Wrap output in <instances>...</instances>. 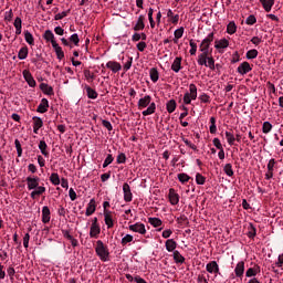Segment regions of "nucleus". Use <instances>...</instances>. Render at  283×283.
<instances>
[{"instance_id": "nucleus-33", "label": "nucleus", "mask_w": 283, "mask_h": 283, "mask_svg": "<svg viewBox=\"0 0 283 283\" xmlns=\"http://www.w3.org/2000/svg\"><path fill=\"white\" fill-rule=\"evenodd\" d=\"M39 149H40L42 156H44L45 158H48L50 156V153L48 151V144L45 143V140L40 142Z\"/></svg>"}, {"instance_id": "nucleus-11", "label": "nucleus", "mask_w": 283, "mask_h": 283, "mask_svg": "<svg viewBox=\"0 0 283 283\" xmlns=\"http://www.w3.org/2000/svg\"><path fill=\"white\" fill-rule=\"evenodd\" d=\"M23 78L24 81L28 83L29 87H36V81L34 80V77L32 76V73H30V71L24 70L22 72Z\"/></svg>"}, {"instance_id": "nucleus-50", "label": "nucleus", "mask_w": 283, "mask_h": 283, "mask_svg": "<svg viewBox=\"0 0 283 283\" xmlns=\"http://www.w3.org/2000/svg\"><path fill=\"white\" fill-rule=\"evenodd\" d=\"M218 126H216V117H210V134H216Z\"/></svg>"}, {"instance_id": "nucleus-25", "label": "nucleus", "mask_w": 283, "mask_h": 283, "mask_svg": "<svg viewBox=\"0 0 283 283\" xmlns=\"http://www.w3.org/2000/svg\"><path fill=\"white\" fill-rule=\"evenodd\" d=\"M96 211V200L91 199L87 207H86V212L85 216L90 217Z\"/></svg>"}, {"instance_id": "nucleus-8", "label": "nucleus", "mask_w": 283, "mask_h": 283, "mask_svg": "<svg viewBox=\"0 0 283 283\" xmlns=\"http://www.w3.org/2000/svg\"><path fill=\"white\" fill-rule=\"evenodd\" d=\"M227 48H229V41L226 38L214 41V49L219 54H224Z\"/></svg>"}, {"instance_id": "nucleus-6", "label": "nucleus", "mask_w": 283, "mask_h": 283, "mask_svg": "<svg viewBox=\"0 0 283 283\" xmlns=\"http://www.w3.org/2000/svg\"><path fill=\"white\" fill-rule=\"evenodd\" d=\"M206 271L207 273H210V275L218 277V275H220V265H218L217 261H210L208 264H206Z\"/></svg>"}, {"instance_id": "nucleus-22", "label": "nucleus", "mask_w": 283, "mask_h": 283, "mask_svg": "<svg viewBox=\"0 0 283 283\" xmlns=\"http://www.w3.org/2000/svg\"><path fill=\"white\" fill-rule=\"evenodd\" d=\"M51 212H50V208L48 206H44L42 208V222L43 224H48V222H50L51 220Z\"/></svg>"}, {"instance_id": "nucleus-10", "label": "nucleus", "mask_w": 283, "mask_h": 283, "mask_svg": "<svg viewBox=\"0 0 283 283\" xmlns=\"http://www.w3.org/2000/svg\"><path fill=\"white\" fill-rule=\"evenodd\" d=\"M123 193L125 202H132V200H134V195L132 193V187H129V184L125 182L123 185Z\"/></svg>"}, {"instance_id": "nucleus-40", "label": "nucleus", "mask_w": 283, "mask_h": 283, "mask_svg": "<svg viewBox=\"0 0 283 283\" xmlns=\"http://www.w3.org/2000/svg\"><path fill=\"white\" fill-rule=\"evenodd\" d=\"M50 181H51L52 185H54L55 187H57V185H61V178L59 177V174L52 172L51 176H50Z\"/></svg>"}, {"instance_id": "nucleus-31", "label": "nucleus", "mask_w": 283, "mask_h": 283, "mask_svg": "<svg viewBox=\"0 0 283 283\" xmlns=\"http://www.w3.org/2000/svg\"><path fill=\"white\" fill-rule=\"evenodd\" d=\"M149 76H150V81H153V83H158V78H160V73H158V69H156V67L150 69Z\"/></svg>"}, {"instance_id": "nucleus-47", "label": "nucleus", "mask_w": 283, "mask_h": 283, "mask_svg": "<svg viewBox=\"0 0 283 283\" xmlns=\"http://www.w3.org/2000/svg\"><path fill=\"white\" fill-rule=\"evenodd\" d=\"M223 171L231 178V176H233V166L231 164H226L223 167Z\"/></svg>"}, {"instance_id": "nucleus-63", "label": "nucleus", "mask_w": 283, "mask_h": 283, "mask_svg": "<svg viewBox=\"0 0 283 283\" xmlns=\"http://www.w3.org/2000/svg\"><path fill=\"white\" fill-rule=\"evenodd\" d=\"M197 282L198 283H209V281L207 280V276H205V272L198 275Z\"/></svg>"}, {"instance_id": "nucleus-13", "label": "nucleus", "mask_w": 283, "mask_h": 283, "mask_svg": "<svg viewBox=\"0 0 283 283\" xmlns=\"http://www.w3.org/2000/svg\"><path fill=\"white\" fill-rule=\"evenodd\" d=\"M251 70H253V67H251V64H249V62H243L238 66L237 72L241 74V76H244V74H249Z\"/></svg>"}, {"instance_id": "nucleus-19", "label": "nucleus", "mask_w": 283, "mask_h": 283, "mask_svg": "<svg viewBox=\"0 0 283 283\" xmlns=\"http://www.w3.org/2000/svg\"><path fill=\"white\" fill-rule=\"evenodd\" d=\"M262 4L263 10L266 12H271L273 10V6H275V0H259Z\"/></svg>"}, {"instance_id": "nucleus-29", "label": "nucleus", "mask_w": 283, "mask_h": 283, "mask_svg": "<svg viewBox=\"0 0 283 283\" xmlns=\"http://www.w3.org/2000/svg\"><path fill=\"white\" fill-rule=\"evenodd\" d=\"M258 273H260V266H254V268H249L247 271H245V277H255V275H258Z\"/></svg>"}, {"instance_id": "nucleus-12", "label": "nucleus", "mask_w": 283, "mask_h": 283, "mask_svg": "<svg viewBox=\"0 0 283 283\" xmlns=\"http://www.w3.org/2000/svg\"><path fill=\"white\" fill-rule=\"evenodd\" d=\"M106 67H107V70H111V72H113V74H116L123 70V65H120V63H118L116 61H108L106 63Z\"/></svg>"}, {"instance_id": "nucleus-17", "label": "nucleus", "mask_w": 283, "mask_h": 283, "mask_svg": "<svg viewBox=\"0 0 283 283\" xmlns=\"http://www.w3.org/2000/svg\"><path fill=\"white\" fill-rule=\"evenodd\" d=\"M49 107H50V102L48 101V98H42L41 103L36 108V112H39V114H45Z\"/></svg>"}, {"instance_id": "nucleus-55", "label": "nucleus", "mask_w": 283, "mask_h": 283, "mask_svg": "<svg viewBox=\"0 0 283 283\" xmlns=\"http://www.w3.org/2000/svg\"><path fill=\"white\" fill-rule=\"evenodd\" d=\"M129 242H134V235L126 234L124 238H122V244H129Z\"/></svg>"}, {"instance_id": "nucleus-62", "label": "nucleus", "mask_w": 283, "mask_h": 283, "mask_svg": "<svg viewBox=\"0 0 283 283\" xmlns=\"http://www.w3.org/2000/svg\"><path fill=\"white\" fill-rule=\"evenodd\" d=\"M12 17H14V13L12 12V9H10L9 11H6L4 21H12Z\"/></svg>"}, {"instance_id": "nucleus-14", "label": "nucleus", "mask_w": 283, "mask_h": 283, "mask_svg": "<svg viewBox=\"0 0 283 283\" xmlns=\"http://www.w3.org/2000/svg\"><path fill=\"white\" fill-rule=\"evenodd\" d=\"M168 198H169L170 205L172 206H176L178 205V202H180V196L176 192L174 188L169 189Z\"/></svg>"}, {"instance_id": "nucleus-36", "label": "nucleus", "mask_w": 283, "mask_h": 283, "mask_svg": "<svg viewBox=\"0 0 283 283\" xmlns=\"http://www.w3.org/2000/svg\"><path fill=\"white\" fill-rule=\"evenodd\" d=\"M172 258H174L175 262H177L178 264L185 263V256H182V254H180V252H178V250L172 252Z\"/></svg>"}, {"instance_id": "nucleus-9", "label": "nucleus", "mask_w": 283, "mask_h": 283, "mask_svg": "<svg viewBox=\"0 0 283 283\" xmlns=\"http://www.w3.org/2000/svg\"><path fill=\"white\" fill-rule=\"evenodd\" d=\"M129 231H133L134 233H139L140 235H145L147 233V229L145 228V223H134L128 227Z\"/></svg>"}, {"instance_id": "nucleus-21", "label": "nucleus", "mask_w": 283, "mask_h": 283, "mask_svg": "<svg viewBox=\"0 0 283 283\" xmlns=\"http://www.w3.org/2000/svg\"><path fill=\"white\" fill-rule=\"evenodd\" d=\"M40 90L43 92V94H46V96H54V88L49 84L41 83Z\"/></svg>"}, {"instance_id": "nucleus-1", "label": "nucleus", "mask_w": 283, "mask_h": 283, "mask_svg": "<svg viewBox=\"0 0 283 283\" xmlns=\"http://www.w3.org/2000/svg\"><path fill=\"white\" fill-rule=\"evenodd\" d=\"M213 36L214 33L210 32L200 44V52L201 54L197 57V63L200 66L209 67V70H216V60H213V56H209L211 54V51H209V48H211V43H213Z\"/></svg>"}, {"instance_id": "nucleus-54", "label": "nucleus", "mask_w": 283, "mask_h": 283, "mask_svg": "<svg viewBox=\"0 0 283 283\" xmlns=\"http://www.w3.org/2000/svg\"><path fill=\"white\" fill-rule=\"evenodd\" d=\"M67 14H70V10L56 13L54 19H55V21H61V19H65V17H67Z\"/></svg>"}, {"instance_id": "nucleus-4", "label": "nucleus", "mask_w": 283, "mask_h": 283, "mask_svg": "<svg viewBox=\"0 0 283 283\" xmlns=\"http://www.w3.org/2000/svg\"><path fill=\"white\" fill-rule=\"evenodd\" d=\"M95 253L102 262H109V249L102 240L96 241Z\"/></svg>"}, {"instance_id": "nucleus-30", "label": "nucleus", "mask_w": 283, "mask_h": 283, "mask_svg": "<svg viewBox=\"0 0 283 283\" xmlns=\"http://www.w3.org/2000/svg\"><path fill=\"white\" fill-rule=\"evenodd\" d=\"M84 90H86V94H87L88 98H92L93 101L98 98V93L96 92V90L92 88L88 85H85Z\"/></svg>"}, {"instance_id": "nucleus-7", "label": "nucleus", "mask_w": 283, "mask_h": 283, "mask_svg": "<svg viewBox=\"0 0 283 283\" xmlns=\"http://www.w3.org/2000/svg\"><path fill=\"white\" fill-rule=\"evenodd\" d=\"M101 235V226L98 224V218H94L90 229V238L97 239Z\"/></svg>"}, {"instance_id": "nucleus-32", "label": "nucleus", "mask_w": 283, "mask_h": 283, "mask_svg": "<svg viewBox=\"0 0 283 283\" xmlns=\"http://www.w3.org/2000/svg\"><path fill=\"white\" fill-rule=\"evenodd\" d=\"M23 21L21 20V18H15L14 22H13V25L15 28V34L17 36H19V34H21V30L23 28Z\"/></svg>"}, {"instance_id": "nucleus-20", "label": "nucleus", "mask_w": 283, "mask_h": 283, "mask_svg": "<svg viewBox=\"0 0 283 283\" xmlns=\"http://www.w3.org/2000/svg\"><path fill=\"white\" fill-rule=\"evenodd\" d=\"M104 222L107 229H112V227H114V219L112 218V212L107 210L104 211Z\"/></svg>"}, {"instance_id": "nucleus-37", "label": "nucleus", "mask_w": 283, "mask_h": 283, "mask_svg": "<svg viewBox=\"0 0 283 283\" xmlns=\"http://www.w3.org/2000/svg\"><path fill=\"white\" fill-rule=\"evenodd\" d=\"M18 59L20 61H25V59H28V46H23L19 50Z\"/></svg>"}, {"instance_id": "nucleus-57", "label": "nucleus", "mask_w": 283, "mask_h": 283, "mask_svg": "<svg viewBox=\"0 0 283 283\" xmlns=\"http://www.w3.org/2000/svg\"><path fill=\"white\" fill-rule=\"evenodd\" d=\"M277 164V161H275V159H270L268 163V171H275V165Z\"/></svg>"}, {"instance_id": "nucleus-34", "label": "nucleus", "mask_w": 283, "mask_h": 283, "mask_svg": "<svg viewBox=\"0 0 283 283\" xmlns=\"http://www.w3.org/2000/svg\"><path fill=\"white\" fill-rule=\"evenodd\" d=\"M176 99H169L166 104V109L168 112V114H174V112H176Z\"/></svg>"}, {"instance_id": "nucleus-59", "label": "nucleus", "mask_w": 283, "mask_h": 283, "mask_svg": "<svg viewBox=\"0 0 283 283\" xmlns=\"http://www.w3.org/2000/svg\"><path fill=\"white\" fill-rule=\"evenodd\" d=\"M70 41L72 43H74V45H78V43L81 42V39H78V34L74 33L70 36Z\"/></svg>"}, {"instance_id": "nucleus-43", "label": "nucleus", "mask_w": 283, "mask_h": 283, "mask_svg": "<svg viewBox=\"0 0 283 283\" xmlns=\"http://www.w3.org/2000/svg\"><path fill=\"white\" fill-rule=\"evenodd\" d=\"M134 63V57L128 56L126 62L124 63L123 70L124 72H129L132 70V64Z\"/></svg>"}, {"instance_id": "nucleus-60", "label": "nucleus", "mask_w": 283, "mask_h": 283, "mask_svg": "<svg viewBox=\"0 0 283 283\" xmlns=\"http://www.w3.org/2000/svg\"><path fill=\"white\" fill-rule=\"evenodd\" d=\"M172 233H174V231L171 229L164 230L163 233H161V238L167 240L168 238H171Z\"/></svg>"}, {"instance_id": "nucleus-3", "label": "nucleus", "mask_w": 283, "mask_h": 283, "mask_svg": "<svg viewBox=\"0 0 283 283\" xmlns=\"http://www.w3.org/2000/svg\"><path fill=\"white\" fill-rule=\"evenodd\" d=\"M138 109H147L143 111V116H151V114L156 113V103L151 102V95H145L144 97H140L137 103Z\"/></svg>"}, {"instance_id": "nucleus-24", "label": "nucleus", "mask_w": 283, "mask_h": 283, "mask_svg": "<svg viewBox=\"0 0 283 283\" xmlns=\"http://www.w3.org/2000/svg\"><path fill=\"white\" fill-rule=\"evenodd\" d=\"M59 61H63L65 59V53L63 52V49L59 45V43H53L52 45Z\"/></svg>"}, {"instance_id": "nucleus-35", "label": "nucleus", "mask_w": 283, "mask_h": 283, "mask_svg": "<svg viewBox=\"0 0 283 283\" xmlns=\"http://www.w3.org/2000/svg\"><path fill=\"white\" fill-rule=\"evenodd\" d=\"M226 138L230 147H233V145H235V135H233L232 132L226 130Z\"/></svg>"}, {"instance_id": "nucleus-2", "label": "nucleus", "mask_w": 283, "mask_h": 283, "mask_svg": "<svg viewBox=\"0 0 283 283\" xmlns=\"http://www.w3.org/2000/svg\"><path fill=\"white\" fill-rule=\"evenodd\" d=\"M41 179L38 176H29L27 177V187L31 192V198L34 200L36 196H43L45 193V186H39Z\"/></svg>"}, {"instance_id": "nucleus-45", "label": "nucleus", "mask_w": 283, "mask_h": 283, "mask_svg": "<svg viewBox=\"0 0 283 283\" xmlns=\"http://www.w3.org/2000/svg\"><path fill=\"white\" fill-rule=\"evenodd\" d=\"M24 40L27 43H29V45H34V36L32 33H30V31H24Z\"/></svg>"}, {"instance_id": "nucleus-56", "label": "nucleus", "mask_w": 283, "mask_h": 283, "mask_svg": "<svg viewBox=\"0 0 283 283\" xmlns=\"http://www.w3.org/2000/svg\"><path fill=\"white\" fill-rule=\"evenodd\" d=\"M113 163H114V157L112 155H107V157L103 163V168L105 169V167H109V165H112Z\"/></svg>"}, {"instance_id": "nucleus-51", "label": "nucleus", "mask_w": 283, "mask_h": 283, "mask_svg": "<svg viewBox=\"0 0 283 283\" xmlns=\"http://www.w3.org/2000/svg\"><path fill=\"white\" fill-rule=\"evenodd\" d=\"M125 163H127V156L125 155V153H120L117 156V165H125Z\"/></svg>"}, {"instance_id": "nucleus-26", "label": "nucleus", "mask_w": 283, "mask_h": 283, "mask_svg": "<svg viewBox=\"0 0 283 283\" xmlns=\"http://www.w3.org/2000/svg\"><path fill=\"white\" fill-rule=\"evenodd\" d=\"M133 30H135V32H138V30H145V15L142 14L138 17Z\"/></svg>"}, {"instance_id": "nucleus-64", "label": "nucleus", "mask_w": 283, "mask_h": 283, "mask_svg": "<svg viewBox=\"0 0 283 283\" xmlns=\"http://www.w3.org/2000/svg\"><path fill=\"white\" fill-rule=\"evenodd\" d=\"M282 265H283V253L279 255L277 262L275 263V266H277L279 269L282 268Z\"/></svg>"}, {"instance_id": "nucleus-46", "label": "nucleus", "mask_w": 283, "mask_h": 283, "mask_svg": "<svg viewBox=\"0 0 283 283\" xmlns=\"http://www.w3.org/2000/svg\"><path fill=\"white\" fill-rule=\"evenodd\" d=\"M271 129H273V125L270 122H264L262 125V133L270 134Z\"/></svg>"}, {"instance_id": "nucleus-52", "label": "nucleus", "mask_w": 283, "mask_h": 283, "mask_svg": "<svg viewBox=\"0 0 283 283\" xmlns=\"http://www.w3.org/2000/svg\"><path fill=\"white\" fill-rule=\"evenodd\" d=\"M196 182H197V185H205V182H207V178H205V176H202V174L198 172L196 175Z\"/></svg>"}, {"instance_id": "nucleus-16", "label": "nucleus", "mask_w": 283, "mask_h": 283, "mask_svg": "<svg viewBox=\"0 0 283 283\" xmlns=\"http://www.w3.org/2000/svg\"><path fill=\"white\" fill-rule=\"evenodd\" d=\"M170 69L175 74H178L182 70V57H175Z\"/></svg>"}, {"instance_id": "nucleus-39", "label": "nucleus", "mask_w": 283, "mask_h": 283, "mask_svg": "<svg viewBox=\"0 0 283 283\" xmlns=\"http://www.w3.org/2000/svg\"><path fill=\"white\" fill-rule=\"evenodd\" d=\"M182 34H185V28L181 27L179 29H176L174 32V35H175L174 42L178 43V39H182Z\"/></svg>"}, {"instance_id": "nucleus-41", "label": "nucleus", "mask_w": 283, "mask_h": 283, "mask_svg": "<svg viewBox=\"0 0 283 283\" xmlns=\"http://www.w3.org/2000/svg\"><path fill=\"white\" fill-rule=\"evenodd\" d=\"M189 45H190V51H189L190 55L196 56V53L198 52V44L196 43V41L190 40Z\"/></svg>"}, {"instance_id": "nucleus-44", "label": "nucleus", "mask_w": 283, "mask_h": 283, "mask_svg": "<svg viewBox=\"0 0 283 283\" xmlns=\"http://www.w3.org/2000/svg\"><path fill=\"white\" fill-rule=\"evenodd\" d=\"M177 178L179 180V182H181L182 185H185V182H189V180H191V177H189V175L181 172L177 175Z\"/></svg>"}, {"instance_id": "nucleus-42", "label": "nucleus", "mask_w": 283, "mask_h": 283, "mask_svg": "<svg viewBox=\"0 0 283 283\" xmlns=\"http://www.w3.org/2000/svg\"><path fill=\"white\" fill-rule=\"evenodd\" d=\"M149 224H151V227H163V220H160V218H149L148 219Z\"/></svg>"}, {"instance_id": "nucleus-48", "label": "nucleus", "mask_w": 283, "mask_h": 283, "mask_svg": "<svg viewBox=\"0 0 283 283\" xmlns=\"http://www.w3.org/2000/svg\"><path fill=\"white\" fill-rule=\"evenodd\" d=\"M245 56L248 60L258 59V50L252 49V50L248 51Z\"/></svg>"}, {"instance_id": "nucleus-38", "label": "nucleus", "mask_w": 283, "mask_h": 283, "mask_svg": "<svg viewBox=\"0 0 283 283\" xmlns=\"http://www.w3.org/2000/svg\"><path fill=\"white\" fill-rule=\"evenodd\" d=\"M235 32H238V25H235L234 21H231L228 25H227V33L228 34H235Z\"/></svg>"}, {"instance_id": "nucleus-28", "label": "nucleus", "mask_w": 283, "mask_h": 283, "mask_svg": "<svg viewBox=\"0 0 283 283\" xmlns=\"http://www.w3.org/2000/svg\"><path fill=\"white\" fill-rule=\"evenodd\" d=\"M43 39L51 43V45H54L56 43V40L54 39V33L52 30H46L43 34Z\"/></svg>"}, {"instance_id": "nucleus-53", "label": "nucleus", "mask_w": 283, "mask_h": 283, "mask_svg": "<svg viewBox=\"0 0 283 283\" xmlns=\"http://www.w3.org/2000/svg\"><path fill=\"white\" fill-rule=\"evenodd\" d=\"M182 142L185 143V145H187V147H190V149H192L193 151H198V146H196L193 143H191L189 139L187 138H182Z\"/></svg>"}, {"instance_id": "nucleus-18", "label": "nucleus", "mask_w": 283, "mask_h": 283, "mask_svg": "<svg viewBox=\"0 0 283 283\" xmlns=\"http://www.w3.org/2000/svg\"><path fill=\"white\" fill-rule=\"evenodd\" d=\"M165 247L168 253H174V251H176V248L178 247V243L174 239H168L165 243Z\"/></svg>"}, {"instance_id": "nucleus-49", "label": "nucleus", "mask_w": 283, "mask_h": 283, "mask_svg": "<svg viewBox=\"0 0 283 283\" xmlns=\"http://www.w3.org/2000/svg\"><path fill=\"white\" fill-rule=\"evenodd\" d=\"M14 145H15L18 157L21 158V156H23V148H21V142H19V139H15Z\"/></svg>"}, {"instance_id": "nucleus-23", "label": "nucleus", "mask_w": 283, "mask_h": 283, "mask_svg": "<svg viewBox=\"0 0 283 283\" xmlns=\"http://www.w3.org/2000/svg\"><path fill=\"white\" fill-rule=\"evenodd\" d=\"M167 17L174 25H178V21H180V15L179 14H174V11L171 9H168L167 10Z\"/></svg>"}, {"instance_id": "nucleus-27", "label": "nucleus", "mask_w": 283, "mask_h": 283, "mask_svg": "<svg viewBox=\"0 0 283 283\" xmlns=\"http://www.w3.org/2000/svg\"><path fill=\"white\" fill-rule=\"evenodd\" d=\"M41 127H43V119L41 117H33V132L35 134H39V129H41Z\"/></svg>"}, {"instance_id": "nucleus-58", "label": "nucleus", "mask_w": 283, "mask_h": 283, "mask_svg": "<svg viewBox=\"0 0 283 283\" xmlns=\"http://www.w3.org/2000/svg\"><path fill=\"white\" fill-rule=\"evenodd\" d=\"M258 22V19H255V15H249L245 20L247 25H254V23Z\"/></svg>"}, {"instance_id": "nucleus-15", "label": "nucleus", "mask_w": 283, "mask_h": 283, "mask_svg": "<svg viewBox=\"0 0 283 283\" xmlns=\"http://www.w3.org/2000/svg\"><path fill=\"white\" fill-rule=\"evenodd\" d=\"M234 275L235 277H244V261H240L237 263L234 268Z\"/></svg>"}, {"instance_id": "nucleus-5", "label": "nucleus", "mask_w": 283, "mask_h": 283, "mask_svg": "<svg viewBox=\"0 0 283 283\" xmlns=\"http://www.w3.org/2000/svg\"><path fill=\"white\" fill-rule=\"evenodd\" d=\"M198 98V86L196 84L189 85V92L184 94V103L185 105H191V101H196Z\"/></svg>"}, {"instance_id": "nucleus-61", "label": "nucleus", "mask_w": 283, "mask_h": 283, "mask_svg": "<svg viewBox=\"0 0 283 283\" xmlns=\"http://www.w3.org/2000/svg\"><path fill=\"white\" fill-rule=\"evenodd\" d=\"M84 76L86 81H94V73H92L90 70L84 71Z\"/></svg>"}]
</instances>
